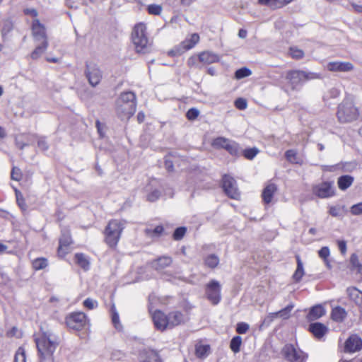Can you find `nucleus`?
I'll use <instances>...</instances> for the list:
<instances>
[{"label":"nucleus","instance_id":"obj_1","mask_svg":"<svg viewBox=\"0 0 362 362\" xmlns=\"http://www.w3.org/2000/svg\"><path fill=\"white\" fill-rule=\"evenodd\" d=\"M35 341L38 351L40 362H54V353L59 345V338L47 331L35 335Z\"/></svg>","mask_w":362,"mask_h":362},{"label":"nucleus","instance_id":"obj_2","mask_svg":"<svg viewBox=\"0 0 362 362\" xmlns=\"http://www.w3.org/2000/svg\"><path fill=\"white\" fill-rule=\"evenodd\" d=\"M136 98L133 92L122 93L116 100V113L122 119L130 118L136 112Z\"/></svg>","mask_w":362,"mask_h":362},{"label":"nucleus","instance_id":"obj_3","mask_svg":"<svg viewBox=\"0 0 362 362\" xmlns=\"http://www.w3.org/2000/svg\"><path fill=\"white\" fill-rule=\"evenodd\" d=\"M320 78V76L318 74L298 70L290 71L286 76L287 83L292 90H298L308 80Z\"/></svg>","mask_w":362,"mask_h":362},{"label":"nucleus","instance_id":"obj_4","mask_svg":"<svg viewBox=\"0 0 362 362\" xmlns=\"http://www.w3.org/2000/svg\"><path fill=\"white\" fill-rule=\"evenodd\" d=\"M146 27L144 23L136 24L132 32V41L137 52L145 53L151 45L146 33Z\"/></svg>","mask_w":362,"mask_h":362},{"label":"nucleus","instance_id":"obj_5","mask_svg":"<svg viewBox=\"0 0 362 362\" xmlns=\"http://www.w3.org/2000/svg\"><path fill=\"white\" fill-rule=\"evenodd\" d=\"M123 221L113 219L109 221L105 230V242L110 247L117 245L124 228Z\"/></svg>","mask_w":362,"mask_h":362},{"label":"nucleus","instance_id":"obj_6","mask_svg":"<svg viewBox=\"0 0 362 362\" xmlns=\"http://www.w3.org/2000/svg\"><path fill=\"white\" fill-rule=\"evenodd\" d=\"M337 117L341 122H350L356 120L358 116L357 108L349 99L344 100L338 107Z\"/></svg>","mask_w":362,"mask_h":362},{"label":"nucleus","instance_id":"obj_7","mask_svg":"<svg viewBox=\"0 0 362 362\" xmlns=\"http://www.w3.org/2000/svg\"><path fill=\"white\" fill-rule=\"evenodd\" d=\"M284 358L289 362H305L308 355L293 344H286L282 349Z\"/></svg>","mask_w":362,"mask_h":362},{"label":"nucleus","instance_id":"obj_8","mask_svg":"<svg viewBox=\"0 0 362 362\" xmlns=\"http://www.w3.org/2000/svg\"><path fill=\"white\" fill-rule=\"evenodd\" d=\"M199 41V35L197 33L192 34L189 37L186 38L178 46L169 52L171 56L180 55L185 52L193 48Z\"/></svg>","mask_w":362,"mask_h":362},{"label":"nucleus","instance_id":"obj_9","mask_svg":"<svg viewBox=\"0 0 362 362\" xmlns=\"http://www.w3.org/2000/svg\"><path fill=\"white\" fill-rule=\"evenodd\" d=\"M87 317L82 312L72 313L66 317V325L72 329L80 330L86 324Z\"/></svg>","mask_w":362,"mask_h":362},{"label":"nucleus","instance_id":"obj_10","mask_svg":"<svg viewBox=\"0 0 362 362\" xmlns=\"http://www.w3.org/2000/svg\"><path fill=\"white\" fill-rule=\"evenodd\" d=\"M223 188L225 193L231 199H238L240 196L236 181L229 175H225L223 176Z\"/></svg>","mask_w":362,"mask_h":362},{"label":"nucleus","instance_id":"obj_11","mask_svg":"<svg viewBox=\"0 0 362 362\" xmlns=\"http://www.w3.org/2000/svg\"><path fill=\"white\" fill-rule=\"evenodd\" d=\"M206 295L213 304L216 305L220 302L221 285L217 281L213 280L206 285Z\"/></svg>","mask_w":362,"mask_h":362},{"label":"nucleus","instance_id":"obj_12","mask_svg":"<svg viewBox=\"0 0 362 362\" xmlns=\"http://www.w3.org/2000/svg\"><path fill=\"white\" fill-rule=\"evenodd\" d=\"M86 74L89 83L93 87L97 86L102 78L100 70L94 64H87Z\"/></svg>","mask_w":362,"mask_h":362},{"label":"nucleus","instance_id":"obj_13","mask_svg":"<svg viewBox=\"0 0 362 362\" xmlns=\"http://www.w3.org/2000/svg\"><path fill=\"white\" fill-rule=\"evenodd\" d=\"M313 194L320 198H327L334 194V189L331 183L322 182L315 185L313 189Z\"/></svg>","mask_w":362,"mask_h":362},{"label":"nucleus","instance_id":"obj_14","mask_svg":"<svg viewBox=\"0 0 362 362\" xmlns=\"http://www.w3.org/2000/svg\"><path fill=\"white\" fill-rule=\"evenodd\" d=\"M354 65L349 62H330L326 65V68L329 71L348 72L354 69Z\"/></svg>","mask_w":362,"mask_h":362},{"label":"nucleus","instance_id":"obj_15","mask_svg":"<svg viewBox=\"0 0 362 362\" xmlns=\"http://www.w3.org/2000/svg\"><path fill=\"white\" fill-rule=\"evenodd\" d=\"M32 31L35 42H44V41H47L45 28L38 20L33 21Z\"/></svg>","mask_w":362,"mask_h":362},{"label":"nucleus","instance_id":"obj_16","mask_svg":"<svg viewBox=\"0 0 362 362\" xmlns=\"http://www.w3.org/2000/svg\"><path fill=\"white\" fill-rule=\"evenodd\" d=\"M152 319L156 328L158 330L163 331L168 327V315L160 310H156L152 315Z\"/></svg>","mask_w":362,"mask_h":362},{"label":"nucleus","instance_id":"obj_17","mask_svg":"<svg viewBox=\"0 0 362 362\" xmlns=\"http://www.w3.org/2000/svg\"><path fill=\"white\" fill-rule=\"evenodd\" d=\"M71 238L69 232H63L59 239L58 255L64 257L69 252V247L71 244Z\"/></svg>","mask_w":362,"mask_h":362},{"label":"nucleus","instance_id":"obj_18","mask_svg":"<svg viewBox=\"0 0 362 362\" xmlns=\"http://www.w3.org/2000/svg\"><path fill=\"white\" fill-rule=\"evenodd\" d=\"M362 349V339L357 335H351L345 343V351L353 353Z\"/></svg>","mask_w":362,"mask_h":362},{"label":"nucleus","instance_id":"obj_19","mask_svg":"<svg viewBox=\"0 0 362 362\" xmlns=\"http://www.w3.org/2000/svg\"><path fill=\"white\" fill-rule=\"evenodd\" d=\"M277 191V187L274 183H268L263 189L262 197L264 204H270L274 194Z\"/></svg>","mask_w":362,"mask_h":362},{"label":"nucleus","instance_id":"obj_20","mask_svg":"<svg viewBox=\"0 0 362 362\" xmlns=\"http://www.w3.org/2000/svg\"><path fill=\"white\" fill-rule=\"evenodd\" d=\"M219 59L220 57L218 54L209 51L203 52L199 54V62L204 64L216 63Z\"/></svg>","mask_w":362,"mask_h":362},{"label":"nucleus","instance_id":"obj_21","mask_svg":"<svg viewBox=\"0 0 362 362\" xmlns=\"http://www.w3.org/2000/svg\"><path fill=\"white\" fill-rule=\"evenodd\" d=\"M169 328L177 326L185 322V317L179 311H173L168 315Z\"/></svg>","mask_w":362,"mask_h":362},{"label":"nucleus","instance_id":"obj_22","mask_svg":"<svg viewBox=\"0 0 362 362\" xmlns=\"http://www.w3.org/2000/svg\"><path fill=\"white\" fill-rule=\"evenodd\" d=\"M310 332L317 339H321L327 332V327L322 323L315 322L310 325Z\"/></svg>","mask_w":362,"mask_h":362},{"label":"nucleus","instance_id":"obj_23","mask_svg":"<svg viewBox=\"0 0 362 362\" xmlns=\"http://www.w3.org/2000/svg\"><path fill=\"white\" fill-rule=\"evenodd\" d=\"M172 263V258L169 256H163L158 257L152 262V267L158 271H160L165 267L170 266Z\"/></svg>","mask_w":362,"mask_h":362},{"label":"nucleus","instance_id":"obj_24","mask_svg":"<svg viewBox=\"0 0 362 362\" xmlns=\"http://www.w3.org/2000/svg\"><path fill=\"white\" fill-rule=\"evenodd\" d=\"M325 314V308L320 305H317L315 306H313L309 313L308 314L307 318L309 321H314L315 320L319 319L322 316H323Z\"/></svg>","mask_w":362,"mask_h":362},{"label":"nucleus","instance_id":"obj_25","mask_svg":"<svg viewBox=\"0 0 362 362\" xmlns=\"http://www.w3.org/2000/svg\"><path fill=\"white\" fill-rule=\"evenodd\" d=\"M346 293L349 298L356 304H362V291H359L356 287H349L347 288Z\"/></svg>","mask_w":362,"mask_h":362},{"label":"nucleus","instance_id":"obj_26","mask_svg":"<svg viewBox=\"0 0 362 362\" xmlns=\"http://www.w3.org/2000/svg\"><path fill=\"white\" fill-rule=\"evenodd\" d=\"M346 316V312L344 308L337 306L332 309V318L336 322H342Z\"/></svg>","mask_w":362,"mask_h":362},{"label":"nucleus","instance_id":"obj_27","mask_svg":"<svg viewBox=\"0 0 362 362\" xmlns=\"http://www.w3.org/2000/svg\"><path fill=\"white\" fill-rule=\"evenodd\" d=\"M354 177L351 175H343L338 179V187L341 190H345L353 183Z\"/></svg>","mask_w":362,"mask_h":362},{"label":"nucleus","instance_id":"obj_28","mask_svg":"<svg viewBox=\"0 0 362 362\" xmlns=\"http://www.w3.org/2000/svg\"><path fill=\"white\" fill-rule=\"evenodd\" d=\"M47 47L48 41H44V42H39V45L31 53V58L33 59H38L46 51Z\"/></svg>","mask_w":362,"mask_h":362},{"label":"nucleus","instance_id":"obj_29","mask_svg":"<svg viewBox=\"0 0 362 362\" xmlns=\"http://www.w3.org/2000/svg\"><path fill=\"white\" fill-rule=\"evenodd\" d=\"M296 260H297V268H296L295 273L293 274V277L296 281H300L304 275V269H303V262L299 256L296 257Z\"/></svg>","mask_w":362,"mask_h":362},{"label":"nucleus","instance_id":"obj_30","mask_svg":"<svg viewBox=\"0 0 362 362\" xmlns=\"http://www.w3.org/2000/svg\"><path fill=\"white\" fill-rule=\"evenodd\" d=\"M139 362H160L159 356L154 351H149L146 353L145 357L141 356Z\"/></svg>","mask_w":362,"mask_h":362},{"label":"nucleus","instance_id":"obj_31","mask_svg":"<svg viewBox=\"0 0 362 362\" xmlns=\"http://www.w3.org/2000/svg\"><path fill=\"white\" fill-rule=\"evenodd\" d=\"M329 255H330L329 249L327 246L322 247L318 251L319 257L324 260L325 264H326L327 267H328L329 269L331 268L330 262L328 259Z\"/></svg>","mask_w":362,"mask_h":362},{"label":"nucleus","instance_id":"obj_32","mask_svg":"<svg viewBox=\"0 0 362 362\" xmlns=\"http://www.w3.org/2000/svg\"><path fill=\"white\" fill-rule=\"evenodd\" d=\"M210 351V346L206 344H198L196 346V355L199 358L206 357Z\"/></svg>","mask_w":362,"mask_h":362},{"label":"nucleus","instance_id":"obj_33","mask_svg":"<svg viewBox=\"0 0 362 362\" xmlns=\"http://www.w3.org/2000/svg\"><path fill=\"white\" fill-rule=\"evenodd\" d=\"M32 265L35 270L43 269L48 265V261L44 257L37 258L33 261Z\"/></svg>","mask_w":362,"mask_h":362},{"label":"nucleus","instance_id":"obj_34","mask_svg":"<svg viewBox=\"0 0 362 362\" xmlns=\"http://www.w3.org/2000/svg\"><path fill=\"white\" fill-rule=\"evenodd\" d=\"M350 262L352 269L356 270L357 273L362 275V264L359 262L358 257L356 254H353L351 256Z\"/></svg>","mask_w":362,"mask_h":362},{"label":"nucleus","instance_id":"obj_35","mask_svg":"<svg viewBox=\"0 0 362 362\" xmlns=\"http://www.w3.org/2000/svg\"><path fill=\"white\" fill-rule=\"evenodd\" d=\"M242 344V338L240 336H235L232 338L230 343V349L235 353L240 351V348Z\"/></svg>","mask_w":362,"mask_h":362},{"label":"nucleus","instance_id":"obj_36","mask_svg":"<svg viewBox=\"0 0 362 362\" xmlns=\"http://www.w3.org/2000/svg\"><path fill=\"white\" fill-rule=\"evenodd\" d=\"M75 259L77 264L84 269H88L89 267V262L86 259V256L81 253H77L75 255Z\"/></svg>","mask_w":362,"mask_h":362},{"label":"nucleus","instance_id":"obj_37","mask_svg":"<svg viewBox=\"0 0 362 362\" xmlns=\"http://www.w3.org/2000/svg\"><path fill=\"white\" fill-rule=\"evenodd\" d=\"M230 139L225 137H217L212 141V146L217 148H226L227 144L229 142Z\"/></svg>","mask_w":362,"mask_h":362},{"label":"nucleus","instance_id":"obj_38","mask_svg":"<svg viewBox=\"0 0 362 362\" xmlns=\"http://www.w3.org/2000/svg\"><path fill=\"white\" fill-rule=\"evenodd\" d=\"M285 157L286 160L291 163H299L300 161L296 151L292 149L286 151Z\"/></svg>","mask_w":362,"mask_h":362},{"label":"nucleus","instance_id":"obj_39","mask_svg":"<svg viewBox=\"0 0 362 362\" xmlns=\"http://www.w3.org/2000/svg\"><path fill=\"white\" fill-rule=\"evenodd\" d=\"M163 227L162 226H157L153 229L146 228L145 230L146 234L151 238L160 236V234L163 233Z\"/></svg>","mask_w":362,"mask_h":362},{"label":"nucleus","instance_id":"obj_40","mask_svg":"<svg viewBox=\"0 0 362 362\" xmlns=\"http://www.w3.org/2000/svg\"><path fill=\"white\" fill-rule=\"evenodd\" d=\"M225 149L231 155L236 156L239 153V145L235 141L230 140Z\"/></svg>","mask_w":362,"mask_h":362},{"label":"nucleus","instance_id":"obj_41","mask_svg":"<svg viewBox=\"0 0 362 362\" xmlns=\"http://www.w3.org/2000/svg\"><path fill=\"white\" fill-rule=\"evenodd\" d=\"M293 308H294L293 304H292V303L289 304L284 309L277 312L279 317H281L284 320L288 319L290 317L291 313Z\"/></svg>","mask_w":362,"mask_h":362},{"label":"nucleus","instance_id":"obj_42","mask_svg":"<svg viewBox=\"0 0 362 362\" xmlns=\"http://www.w3.org/2000/svg\"><path fill=\"white\" fill-rule=\"evenodd\" d=\"M259 152V150L256 148H250L245 149L243 152L244 157L248 160H252Z\"/></svg>","mask_w":362,"mask_h":362},{"label":"nucleus","instance_id":"obj_43","mask_svg":"<svg viewBox=\"0 0 362 362\" xmlns=\"http://www.w3.org/2000/svg\"><path fill=\"white\" fill-rule=\"evenodd\" d=\"M218 263L219 259L215 255H210L205 259V264L211 268L216 267L218 264Z\"/></svg>","mask_w":362,"mask_h":362},{"label":"nucleus","instance_id":"obj_44","mask_svg":"<svg viewBox=\"0 0 362 362\" xmlns=\"http://www.w3.org/2000/svg\"><path fill=\"white\" fill-rule=\"evenodd\" d=\"M251 74H252V71L249 69H247L246 67H243V68L238 69L235 71V76L237 79H241L245 77L250 76Z\"/></svg>","mask_w":362,"mask_h":362},{"label":"nucleus","instance_id":"obj_45","mask_svg":"<svg viewBox=\"0 0 362 362\" xmlns=\"http://www.w3.org/2000/svg\"><path fill=\"white\" fill-rule=\"evenodd\" d=\"M14 362H26L25 351L23 347H20L17 350L14 358Z\"/></svg>","mask_w":362,"mask_h":362},{"label":"nucleus","instance_id":"obj_46","mask_svg":"<svg viewBox=\"0 0 362 362\" xmlns=\"http://www.w3.org/2000/svg\"><path fill=\"white\" fill-rule=\"evenodd\" d=\"M289 54L292 57V58L296 59H300L303 58L304 56L303 51L296 47H292L290 48Z\"/></svg>","mask_w":362,"mask_h":362},{"label":"nucleus","instance_id":"obj_47","mask_svg":"<svg viewBox=\"0 0 362 362\" xmlns=\"http://www.w3.org/2000/svg\"><path fill=\"white\" fill-rule=\"evenodd\" d=\"M112 321L116 329H119L121 327L119 314L117 312L115 305H112Z\"/></svg>","mask_w":362,"mask_h":362},{"label":"nucleus","instance_id":"obj_48","mask_svg":"<svg viewBox=\"0 0 362 362\" xmlns=\"http://www.w3.org/2000/svg\"><path fill=\"white\" fill-rule=\"evenodd\" d=\"M186 230H187V229H186V228H185V227H180V228H177L175 230V232H174V233H173V238H174L175 240H181V239L184 237V235H185V233H186Z\"/></svg>","mask_w":362,"mask_h":362},{"label":"nucleus","instance_id":"obj_49","mask_svg":"<svg viewBox=\"0 0 362 362\" xmlns=\"http://www.w3.org/2000/svg\"><path fill=\"white\" fill-rule=\"evenodd\" d=\"M83 305L89 310L95 309L98 307L97 300L88 298L83 301Z\"/></svg>","mask_w":362,"mask_h":362},{"label":"nucleus","instance_id":"obj_50","mask_svg":"<svg viewBox=\"0 0 362 362\" xmlns=\"http://www.w3.org/2000/svg\"><path fill=\"white\" fill-rule=\"evenodd\" d=\"M16 201H17L18 205L20 206V208L22 210H25L26 204L25 203L24 199L22 196L21 193L18 190H16Z\"/></svg>","mask_w":362,"mask_h":362},{"label":"nucleus","instance_id":"obj_51","mask_svg":"<svg viewBox=\"0 0 362 362\" xmlns=\"http://www.w3.org/2000/svg\"><path fill=\"white\" fill-rule=\"evenodd\" d=\"M250 328V326L246 322H239L237 324V327H236V332L238 333V334H245L247 332V330L249 329Z\"/></svg>","mask_w":362,"mask_h":362},{"label":"nucleus","instance_id":"obj_52","mask_svg":"<svg viewBox=\"0 0 362 362\" xmlns=\"http://www.w3.org/2000/svg\"><path fill=\"white\" fill-rule=\"evenodd\" d=\"M199 115V111L197 108H190L186 114V116L188 119L194 120Z\"/></svg>","mask_w":362,"mask_h":362},{"label":"nucleus","instance_id":"obj_53","mask_svg":"<svg viewBox=\"0 0 362 362\" xmlns=\"http://www.w3.org/2000/svg\"><path fill=\"white\" fill-rule=\"evenodd\" d=\"M161 11L162 8L159 5L152 4L148 7V11L150 14L159 15Z\"/></svg>","mask_w":362,"mask_h":362},{"label":"nucleus","instance_id":"obj_54","mask_svg":"<svg viewBox=\"0 0 362 362\" xmlns=\"http://www.w3.org/2000/svg\"><path fill=\"white\" fill-rule=\"evenodd\" d=\"M11 176L12 180H14L16 181L20 180L22 177V174H21V170L16 167H13L12 169V171H11Z\"/></svg>","mask_w":362,"mask_h":362},{"label":"nucleus","instance_id":"obj_55","mask_svg":"<svg viewBox=\"0 0 362 362\" xmlns=\"http://www.w3.org/2000/svg\"><path fill=\"white\" fill-rule=\"evenodd\" d=\"M351 213L354 215L362 214V202L353 205L351 208Z\"/></svg>","mask_w":362,"mask_h":362},{"label":"nucleus","instance_id":"obj_56","mask_svg":"<svg viewBox=\"0 0 362 362\" xmlns=\"http://www.w3.org/2000/svg\"><path fill=\"white\" fill-rule=\"evenodd\" d=\"M235 105L239 110H245L247 107V101L243 98H238L235 102Z\"/></svg>","mask_w":362,"mask_h":362},{"label":"nucleus","instance_id":"obj_57","mask_svg":"<svg viewBox=\"0 0 362 362\" xmlns=\"http://www.w3.org/2000/svg\"><path fill=\"white\" fill-rule=\"evenodd\" d=\"M160 195V192L155 189L148 194L147 199L150 202H155L159 198Z\"/></svg>","mask_w":362,"mask_h":362},{"label":"nucleus","instance_id":"obj_58","mask_svg":"<svg viewBox=\"0 0 362 362\" xmlns=\"http://www.w3.org/2000/svg\"><path fill=\"white\" fill-rule=\"evenodd\" d=\"M12 29V23L9 20H6L3 22L2 33L6 34Z\"/></svg>","mask_w":362,"mask_h":362},{"label":"nucleus","instance_id":"obj_59","mask_svg":"<svg viewBox=\"0 0 362 362\" xmlns=\"http://www.w3.org/2000/svg\"><path fill=\"white\" fill-rule=\"evenodd\" d=\"M37 146L42 151H47L48 149V144L45 138H40L37 141Z\"/></svg>","mask_w":362,"mask_h":362},{"label":"nucleus","instance_id":"obj_60","mask_svg":"<svg viewBox=\"0 0 362 362\" xmlns=\"http://www.w3.org/2000/svg\"><path fill=\"white\" fill-rule=\"evenodd\" d=\"M341 209L339 206H330L329 213L330 215L334 217H337L340 215Z\"/></svg>","mask_w":362,"mask_h":362},{"label":"nucleus","instance_id":"obj_61","mask_svg":"<svg viewBox=\"0 0 362 362\" xmlns=\"http://www.w3.org/2000/svg\"><path fill=\"white\" fill-rule=\"evenodd\" d=\"M198 61H199V55L198 56H192L187 60V65L189 66H197Z\"/></svg>","mask_w":362,"mask_h":362},{"label":"nucleus","instance_id":"obj_62","mask_svg":"<svg viewBox=\"0 0 362 362\" xmlns=\"http://www.w3.org/2000/svg\"><path fill=\"white\" fill-rule=\"evenodd\" d=\"M259 3L263 5H267L271 7H276L277 0H259Z\"/></svg>","mask_w":362,"mask_h":362},{"label":"nucleus","instance_id":"obj_63","mask_svg":"<svg viewBox=\"0 0 362 362\" xmlns=\"http://www.w3.org/2000/svg\"><path fill=\"white\" fill-rule=\"evenodd\" d=\"M338 247L341 252V254L344 255L346 252V243L344 240H339L338 241Z\"/></svg>","mask_w":362,"mask_h":362},{"label":"nucleus","instance_id":"obj_64","mask_svg":"<svg viewBox=\"0 0 362 362\" xmlns=\"http://www.w3.org/2000/svg\"><path fill=\"white\" fill-rule=\"evenodd\" d=\"M96 127L98 129V132H99L100 135L101 136H103V128H102V124L100 122L99 120H97L96 121Z\"/></svg>","mask_w":362,"mask_h":362}]
</instances>
